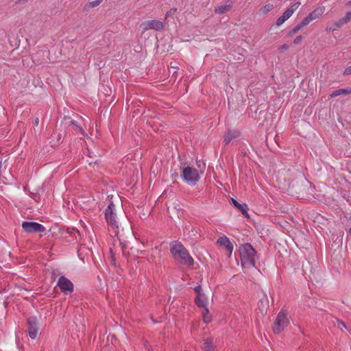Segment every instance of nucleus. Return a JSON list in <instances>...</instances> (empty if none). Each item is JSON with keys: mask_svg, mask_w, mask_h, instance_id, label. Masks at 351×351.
<instances>
[{"mask_svg": "<svg viewBox=\"0 0 351 351\" xmlns=\"http://www.w3.org/2000/svg\"><path fill=\"white\" fill-rule=\"evenodd\" d=\"M170 252L177 265L188 267L193 265V258L181 242L178 241L171 242Z\"/></svg>", "mask_w": 351, "mask_h": 351, "instance_id": "1", "label": "nucleus"}, {"mask_svg": "<svg viewBox=\"0 0 351 351\" xmlns=\"http://www.w3.org/2000/svg\"><path fill=\"white\" fill-rule=\"evenodd\" d=\"M241 265L244 267L252 268L255 266L256 252L250 243H245L240 250Z\"/></svg>", "mask_w": 351, "mask_h": 351, "instance_id": "2", "label": "nucleus"}, {"mask_svg": "<svg viewBox=\"0 0 351 351\" xmlns=\"http://www.w3.org/2000/svg\"><path fill=\"white\" fill-rule=\"evenodd\" d=\"M289 319L284 311H280L274 322L272 329L275 334H280L289 325Z\"/></svg>", "mask_w": 351, "mask_h": 351, "instance_id": "3", "label": "nucleus"}, {"mask_svg": "<svg viewBox=\"0 0 351 351\" xmlns=\"http://www.w3.org/2000/svg\"><path fill=\"white\" fill-rule=\"evenodd\" d=\"M181 176L188 184L195 185L199 180L198 171L191 167H186L182 169Z\"/></svg>", "mask_w": 351, "mask_h": 351, "instance_id": "4", "label": "nucleus"}, {"mask_svg": "<svg viewBox=\"0 0 351 351\" xmlns=\"http://www.w3.org/2000/svg\"><path fill=\"white\" fill-rule=\"evenodd\" d=\"M115 206L113 203H110L108 207L105 210V217L108 224L114 230L115 234H117V228H119L118 222L116 219L117 215L115 213Z\"/></svg>", "mask_w": 351, "mask_h": 351, "instance_id": "5", "label": "nucleus"}, {"mask_svg": "<svg viewBox=\"0 0 351 351\" xmlns=\"http://www.w3.org/2000/svg\"><path fill=\"white\" fill-rule=\"evenodd\" d=\"M22 228L27 233L43 232L45 230V228L37 222L23 221Z\"/></svg>", "mask_w": 351, "mask_h": 351, "instance_id": "6", "label": "nucleus"}, {"mask_svg": "<svg viewBox=\"0 0 351 351\" xmlns=\"http://www.w3.org/2000/svg\"><path fill=\"white\" fill-rule=\"evenodd\" d=\"M58 286L64 293H71L73 291V283L65 276H60L58 281Z\"/></svg>", "mask_w": 351, "mask_h": 351, "instance_id": "7", "label": "nucleus"}, {"mask_svg": "<svg viewBox=\"0 0 351 351\" xmlns=\"http://www.w3.org/2000/svg\"><path fill=\"white\" fill-rule=\"evenodd\" d=\"M28 334L32 339L37 337L38 324L36 317H30L27 319Z\"/></svg>", "mask_w": 351, "mask_h": 351, "instance_id": "8", "label": "nucleus"}, {"mask_svg": "<svg viewBox=\"0 0 351 351\" xmlns=\"http://www.w3.org/2000/svg\"><path fill=\"white\" fill-rule=\"evenodd\" d=\"M141 27L144 31L149 29H155L156 31H160L164 29V24L162 22L158 20H152L145 21L142 23Z\"/></svg>", "mask_w": 351, "mask_h": 351, "instance_id": "9", "label": "nucleus"}, {"mask_svg": "<svg viewBox=\"0 0 351 351\" xmlns=\"http://www.w3.org/2000/svg\"><path fill=\"white\" fill-rule=\"evenodd\" d=\"M217 243L220 245L223 246L229 254L232 253L233 250V245L226 237H220L219 239H218Z\"/></svg>", "mask_w": 351, "mask_h": 351, "instance_id": "10", "label": "nucleus"}, {"mask_svg": "<svg viewBox=\"0 0 351 351\" xmlns=\"http://www.w3.org/2000/svg\"><path fill=\"white\" fill-rule=\"evenodd\" d=\"M240 132L237 130H229L226 134L224 136V142L225 143L229 144L232 140L239 136Z\"/></svg>", "mask_w": 351, "mask_h": 351, "instance_id": "11", "label": "nucleus"}, {"mask_svg": "<svg viewBox=\"0 0 351 351\" xmlns=\"http://www.w3.org/2000/svg\"><path fill=\"white\" fill-rule=\"evenodd\" d=\"M324 11V7H318L316 9H315L313 12L308 14L309 18H311L313 21L319 19L323 14Z\"/></svg>", "mask_w": 351, "mask_h": 351, "instance_id": "12", "label": "nucleus"}, {"mask_svg": "<svg viewBox=\"0 0 351 351\" xmlns=\"http://www.w3.org/2000/svg\"><path fill=\"white\" fill-rule=\"evenodd\" d=\"M232 203L234 205V206L237 207V208L238 210H239L244 216L248 217V214H247L248 207H247V204H241L237 201H236L235 199H232Z\"/></svg>", "mask_w": 351, "mask_h": 351, "instance_id": "13", "label": "nucleus"}, {"mask_svg": "<svg viewBox=\"0 0 351 351\" xmlns=\"http://www.w3.org/2000/svg\"><path fill=\"white\" fill-rule=\"evenodd\" d=\"M195 303L199 307L206 308L207 301L204 294L197 295Z\"/></svg>", "mask_w": 351, "mask_h": 351, "instance_id": "14", "label": "nucleus"}, {"mask_svg": "<svg viewBox=\"0 0 351 351\" xmlns=\"http://www.w3.org/2000/svg\"><path fill=\"white\" fill-rule=\"evenodd\" d=\"M213 341L211 338H206L204 339V350L205 351H211L213 349Z\"/></svg>", "mask_w": 351, "mask_h": 351, "instance_id": "15", "label": "nucleus"}, {"mask_svg": "<svg viewBox=\"0 0 351 351\" xmlns=\"http://www.w3.org/2000/svg\"><path fill=\"white\" fill-rule=\"evenodd\" d=\"M341 95H348V88H341L333 91L330 95V97H335Z\"/></svg>", "mask_w": 351, "mask_h": 351, "instance_id": "16", "label": "nucleus"}, {"mask_svg": "<svg viewBox=\"0 0 351 351\" xmlns=\"http://www.w3.org/2000/svg\"><path fill=\"white\" fill-rule=\"evenodd\" d=\"M230 9V5H221L215 8V12L221 14L228 12Z\"/></svg>", "mask_w": 351, "mask_h": 351, "instance_id": "17", "label": "nucleus"}, {"mask_svg": "<svg viewBox=\"0 0 351 351\" xmlns=\"http://www.w3.org/2000/svg\"><path fill=\"white\" fill-rule=\"evenodd\" d=\"M274 9V5L272 4H266L264 7H263L261 10H260V12L263 14H267V12H270L271 10H272Z\"/></svg>", "mask_w": 351, "mask_h": 351, "instance_id": "18", "label": "nucleus"}, {"mask_svg": "<svg viewBox=\"0 0 351 351\" xmlns=\"http://www.w3.org/2000/svg\"><path fill=\"white\" fill-rule=\"evenodd\" d=\"M101 1L102 0H95L91 2H89L86 5V8L88 9L95 8L101 3Z\"/></svg>", "mask_w": 351, "mask_h": 351, "instance_id": "19", "label": "nucleus"}, {"mask_svg": "<svg viewBox=\"0 0 351 351\" xmlns=\"http://www.w3.org/2000/svg\"><path fill=\"white\" fill-rule=\"evenodd\" d=\"M71 124L73 125V130L76 132H80L83 136H85V133L82 128L76 124V123L73 121H71Z\"/></svg>", "mask_w": 351, "mask_h": 351, "instance_id": "20", "label": "nucleus"}, {"mask_svg": "<svg viewBox=\"0 0 351 351\" xmlns=\"http://www.w3.org/2000/svg\"><path fill=\"white\" fill-rule=\"evenodd\" d=\"M312 19L311 18H309V15H308L306 17H305L302 21L300 23V27H302V28L305 26H306L307 25H308L311 21H312Z\"/></svg>", "mask_w": 351, "mask_h": 351, "instance_id": "21", "label": "nucleus"}, {"mask_svg": "<svg viewBox=\"0 0 351 351\" xmlns=\"http://www.w3.org/2000/svg\"><path fill=\"white\" fill-rule=\"evenodd\" d=\"M204 315V321L206 323H208L210 322L211 319L210 315H208V308H205L203 312Z\"/></svg>", "mask_w": 351, "mask_h": 351, "instance_id": "22", "label": "nucleus"}, {"mask_svg": "<svg viewBox=\"0 0 351 351\" xmlns=\"http://www.w3.org/2000/svg\"><path fill=\"white\" fill-rule=\"evenodd\" d=\"M302 28V27H300V25L299 23L295 27H294L292 30L289 32V34L290 36H293V34H295L298 32H299Z\"/></svg>", "mask_w": 351, "mask_h": 351, "instance_id": "23", "label": "nucleus"}, {"mask_svg": "<svg viewBox=\"0 0 351 351\" xmlns=\"http://www.w3.org/2000/svg\"><path fill=\"white\" fill-rule=\"evenodd\" d=\"M293 14V13L291 12V10H289V8H287V10L283 13V14L282 16L285 19V21H287L288 19H289L291 17V16Z\"/></svg>", "mask_w": 351, "mask_h": 351, "instance_id": "24", "label": "nucleus"}, {"mask_svg": "<svg viewBox=\"0 0 351 351\" xmlns=\"http://www.w3.org/2000/svg\"><path fill=\"white\" fill-rule=\"evenodd\" d=\"M293 14V13L291 12V10H289V8H287V10L283 13V14L282 16L285 19V21H287L288 19H289L291 17V16Z\"/></svg>", "mask_w": 351, "mask_h": 351, "instance_id": "25", "label": "nucleus"}, {"mask_svg": "<svg viewBox=\"0 0 351 351\" xmlns=\"http://www.w3.org/2000/svg\"><path fill=\"white\" fill-rule=\"evenodd\" d=\"M293 14V13L291 12V10H289V8H287V10L283 13V14L282 16L285 19V21H287L288 19H289L291 17V16Z\"/></svg>", "mask_w": 351, "mask_h": 351, "instance_id": "26", "label": "nucleus"}, {"mask_svg": "<svg viewBox=\"0 0 351 351\" xmlns=\"http://www.w3.org/2000/svg\"><path fill=\"white\" fill-rule=\"evenodd\" d=\"M293 14V13L291 12V10H289V8H287V10L283 13V14L282 16L285 19V21H287L288 19H289L291 17V16Z\"/></svg>", "mask_w": 351, "mask_h": 351, "instance_id": "27", "label": "nucleus"}, {"mask_svg": "<svg viewBox=\"0 0 351 351\" xmlns=\"http://www.w3.org/2000/svg\"><path fill=\"white\" fill-rule=\"evenodd\" d=\"M301 3L300 2H296L293 4H292L289 8V10H291V12L293 13L298 8L299 6L300 5Z\"/></svg>", "mask_w": 351, "mask_h": 351, "instance_id": "28", "label": "nucleus"}, {"mask_svg": "<svg viewBox=\"0 0 351 351\" xmlns=\"http://www.w3.org/2000/svg\"><path fill=\"white\" fill-rule=\"evenodd\" d=\"M345 24H346L343 19L341 18V19H339L338 21H335V26H336V27H342L343 25H344Z\"/></svg>", "mask_w": 351, "mask_h": 351, "instance_id": "29", "label": "nucleus"}, {"mask_svg": "<svg viewBox=\"0 0 351 351\" xmlns=\"http://www.w3.org/2000/svg\"><path fill=\"white\" fill-rule=\"evenodd\" d=\"M344 22L347 24L351 21V14L348 12L344 17L342 18Z\"/></svg>", "mask_w": 351, "mask_h": 351, "instance_id": "30", "label": "nucleus"}, {"mask_svg": "<svg viewBox=\"0 0 351 351\" xmlns=\"http://www.w3.org/2000/svg\"><path fill=\"white\" fill-rule=\"evenodd\" d=\"M285 19L282 17V16H280L277 21H276V25L278 26H280L281 25H282L285 22Z\"/></svg>", "mask_w": 351, "mask_h": 351, "instance_id": "31", "label": "nucleus"}, {"mask_svg": "<svg viewBox=\"0 0 351 351\" xmlns=\"http://www.w3.org/2000/svg\"><path fill=\"white\" fill-rule=\"evenodd\" d=\"M302 40V36H298L294 40H293V44L294 45H298L299 43H301Z\"/></svg>", "mask_w": 351, "mask_h": 351, "instance_id": "32", "label": "nucleus"}, {"mask_svg": "<svg viewBox=\"0 0 351 351\" xmlns=\"http://www.w3.org/2000/svg\"><path fill=\"white\" fill-rule=\"evenodd\" d=\"M177 11V9L176 8H171V10H169L167 14H166V17H168V16H170L173 14H175V12Z\"/></svg>", "mask_w": 351, "mask_h": 351, "instance_id": "33", "label": "nucleus"}, {"mask_svg": "<svg viewBox=\"0 0 351 351\" xmlns=\"http://www.w3.org/2000/svg\"><path fill=\"white\" fill-rule=\"evenodd\" d=\"M194 290L197 293V295H203V293H201L202 287L200 286L195 287Z\"/></svg>", "mask_w": 351, "mask_h": 351, "instance_id": "34", "label": "nucleus"}, {"mask_svg": "<svg viewBox=\"0 0 351 351\" xmlns=\"http://www.w3.org/2000/svg\"><path fill=\"white\" fill-rule=\"evenodd\" d=\"M339 28V27H336V26H335V23H334L333 25L331 27L327 28V30L329 31V32H334V31L337 30Z\"/></svg>", "mask_w": 351, "mask_h": 351, "instance_id": "35", "label": "nucleus"}, {"mask_svg": "<svg viewBox=\"0 0 351 351\" xmlns=\"http://www.w3.org/2000/svg\"><path fill=\"white\" fill-rule=\"evenodd\" d=\"M344 74L345 75H350V74H351V66L348 67L347 69H346V70L344 71Z\"/></svg>", "mask_w": 351, "mask_h": 351, "instance_id": "36", "label": "nucleus"}, {"mask_svg": "<svg viewBox=\"0 0 351 351\" xmlns=\"http://www.w3.org/2000/svg\"><path fill=\"white\" fill-rule=\"evenodd\" d=\"M29 0H18L16 3L17 4H21V3H23L25 2H27Z\"/></svg>", "mask_w": 351, "mask_h": 351, "instance_id": "37", "label": "nucleus"}, {"mask_svg": "<svg viewBox=\"0 0 351 351\" xmlns=\"http://www.w3.org/2000/svg\"><path fill=\"white\" fill-rule=\"evenodd\" d=\"M281 48L283 49H287L289 48V46L287 44H284L281 46Z\"/></svg>", "mask_w": 351, "mask_h": 351, "instance_id": "38", "label": "nucleus"}, {"mask_svg": "<svg viewBox=\"0 0 351 351\" xmlns=\"http://www.w3.org/2000/svg\"><path fill=\"white\" fill-rule=\"evenodd\" d=\"M39 123V119L38 117H36L34 120V125H38Z\"/></svg>", "mask_w": 351, "mask_h": 351, "instance_id": "39", "label": "nucleus"}, {"mask_svg": "<svg viewBox=\"0 0 351 351\" xmlns=\"http://www.w3.org/2000/svg\"><path fill=\"white\" fill-rule=\"evenodd\" d=\"M348 94H351V88H348Z\"/></svg>", "mask_w": 351, "mask_h": 351, "instance_id": "40", "label": "nucleus"}, {"mask_svg": "<svg viewBox=\"0 0 351 351\" xmlns=\"http://www.w3.org/2000/svg\"><path fill=\"white\" fill-rule=\"evenodd\" d=\"M341 324L342 326H345V324H344L343 322H341Z\"/></svg>", "mask_w": 351, "mask_h": 351, "instance_id": "41", "label": "nucleus"}, {"mask_svg": "<svg viewBox=\"0 0 351 351\" xmlns=\"http://www.w3.org/2000/svg\"><path fill=\"white\" fill-rule=\"evenodd\" d=\"M348 4L351 5V1L348 3Z\"/></svg>", "mask_w": 351, "mask_h": 351, "instance_id": "42", "label": "nucleus"}, {"mask_svg": "<svg viewBox=\"0 0 351 351\" xmlns=\"http://www.w3.org/2000/svg\"><path fill=\"white\" fill-rule=\"evenodd\" d=\"M349 232H350V233L351 234V226H350V230H349Z\"/></svg>", "mask_w": 351, "mask_h": 351, "instance_id": "43", "label": "nucleus"}]
</instances>
